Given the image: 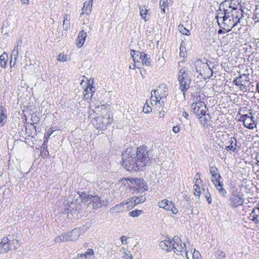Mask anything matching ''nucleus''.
I'll return each instance as SVG.
<instances>
[{"label": "nucleus", "mask_w": 259, "mask_h": 259, "mask_svg": "<svg viewBox=\"0 0 259 259\" xmlns=\"http://www.w3.org/2000/svg\"><path fill=\"white\" fill-rule=\"evenodd\" d=\"M243 17V11L239 3L235 0L224 1L215 12V19L221 28L218 33H222L223 29L229 32L240 23Z\"/></svg>", "instance_id": "obj_1"}, {"label": "nucleus", "mask_w": 259, "mask_h": 259, "mask_svg": "<svg viewBox=\"0 0 259 259\" xmlns=\"http://www.w3.org/2000/svg\"><path fill=\"white\" fill-rule=\"evenodd\" d=\"M152 151L145 146L139 147L137 150L127 148L122 153V166L127 170L142 169L152 159Z\"/></svg>", "instance_id": "obj_2"}, {"label": "nucleus", "mask_w": 259, "mask_h": 259, "mask_svg": "<svg viewBox=\"0 0 259 259\" xmlns=\"http://www.w3.org/2000/svg\"><path fill=\"white\" fill-rule=\"evenodd\" d=\"M200 96L197 97L198 102H193L191 104V109L199 118L201 123L205 124L210 120V116L208 113H206L208 108L203 102L200 101Z\"/></svg>", "instance_id": "obj_3"}, {"label": "nucleus", "mask_w": 259, "mask_h": 259, "mask_svg": "<svg viewBox=\"0 0 259 259\" xmlns=\"http://www.w3.org/2000/svg\"><path fill=\"white\" fill-rule=\"evenodd\" d=\"M172 244L174 246H172V250L175 253L178 255H181L183 257L186 256L187 259H189L186 244L182 242L181 238L178 236H175L172 239Z\"/></svg>", "instance_id": "obj_4"}, {"label": "nucleus", "mask_w": 259, "mask_h": 259, "mask_svg": "<svg viewBox=\"0 0 259 259\" xmlns=\"http://www.w3.org/2000/svg\"><path fill=\"white\" fill-rule=\"evenodd\" d=\"M87 198L89 201L92 202V206L94 209H98L102 206H106L110 203V200L108 198L102 199L97 195H87L83 197V200Z\"/></svg>", "instance_id": "obj_5"}, {"label": "nucleus", "mask_w": 259, "mask_h": 259, "mask_svg": "<svg viewBox=\"0 0 259 259\" xmlns=\"http://www.w3.org/2000/svg\"><path fill=\"white\" fill-rule=\"evenodd\" d=\"M243 195L240 192H233L229 198L230 204L232 207H237L243 205L244 199Z\"/></svg>", "instance_id": "obj_6"}, {"label": "nucleus", "mask_w": 259, "mask_h": 259, "mask_svg": "<svg viewBox=\"0 0 259 259\" xmlns=\"http://www.w3.org/2000/svg\"><path fill=\"white\" fill-rule=\"evenodd\" d=\"M79 203L77 202V200H73L69 203L68 201L64 202V209L62 211L63 214H66L68 213H73L76 212H79Z\"/></svg>", "instance_id": "obj_7"}, {"label": "nucleus", "mask_w": 259, "mask_h": 259, "mask_svg": "<svg viewBox=\"0 0 259 259\" xmlns=\"http://www.w3.org/2000/svg\"><path fill=\"white\" fill-rule=\"evenodd\" d=\"M158 205L160 208H163L166 210H170L173 214H177L178 210L175 206V204L172 201L167 199L161 200L158 203Z\"/></svg>", "instance_id": "obj_8"}, {"label": "nucleus", "mask_w": 259, "mask_h": 259, "mask_svg": "<svg viewBox=\"0 0 259 259\" xmlns=\"http://www.w3.org/2000/svg\"><path fill=\"white\" fill-rule=\"evenodd\" d=\"M250 115L247 114L241 116L244 126L249 129H253L255 127L254 117L252 116V113H249Z\"/></svg>", "instance_id": "obj_9"}, {"label": "nucleus", "mask_w": 259, "mask_h": 259, "mask_svg": "<svg viewBox=\"0 0 259 259\" xmlns=\"http://www.w3.org/2000/svg\"><path fill=\"white\" fill-rule=\"evenodd\" d=\"M245 71L246 73L240 75L233 81L234 84L239 85L241 84L249 81V78L248 75H249V71L248 68H246Z\"/></svg>", "instance_id": "obj_10"}, {"label": "nucleus", "mask_w": 259, "mask_h": 259, "mask_svg": "<svg viewBox=\"0 0 259 259\" xmlns=\"http://www.w3.org/2000/svg\"><path fill=\"white\" fill-rule=\"evenodd\" d=\"M131 55L135 64L136 63H142V62L144 61V58L146 57V54L144 53H141L134 50L131 51Z\"/></svg>", "instance_id": "obj_11"}, {"label": "nucleus", "mask_w": 259, "mask_h": 259, "mask_svg": "<svg viewBox=\"0 0 259 259\" xmlns=\"http://www.w3.org/2000/svg\"><path fill=\"white\" fill-rule=\"evenodd\" d=\"M22 44V40H19L17 42V45L14 47L13 50L12 51L11 55V59L10 61V65H15L16 61L18 56L19 50L18 47L21 46Z\"/></svg>", "instance_id": "obj_12"}, {"label": "nucleus", "mask_w": 259, "mask_h": 259, "mask_svg": "<svg viewBox=\"0 0 259 259\" xmlns=\"http://www.w3.org/2000/svg\"><path fill=\"white\" fill-rule=\"evenodd\" d=\"M180 84V90L182 92L184 96H185L186 92L189 89L191 82V78L184 80H178Z\"/></svg>", "instance_id": "obj_13"}, {"label": "nucleus", "mask_w": 259, "mask_h": 259, "mask_svg": "<svg viewBox=\"0 0 259 259\" xmlns=\"http://www.w3.org/2000/svg\"><path fill=\"white\" fill-rule=\"evenodd\" d=\"M130 204V201L126 202H122L119 204H116L115 206L112 207L110 211L112 213H116L124 211L125 209L124 208L125 205Z\"/></svg>", "instance_id": "obj_14"}, {"label": "nucleus", "mask_w": 259, "mask_h": 259, "mask_svg": "<svg viewBox=\"0 0 259 259\" xmlns=\"http://www.w3.org/2000/svg\"><path fill=\"white\" fill-rule=\"evenodd\" d=\"M0 248L3 253L11 250L9 239L7 237H4L1 239V241L0 242Z\"/></svg>", "instance_id": "obj_15"}, {"label": "nucleus", "mask_w": 259, "mask_h": 259, "mask_svg": "<svg viewBox=\"0 0 259 259\" xmlns=\"http://www.w3.org/2000/svg\"><path fill=\"white\" fill-rule=\"evenodd\" d=\"M140 184H137L136 186L131 187V189H133L134 191H136L137 193L143 192L148 190L147 184L144 179H143V182L140 181Z\"/></svg>", "instance_id": "obj_16"}, {"label": "nucleus", "mask_w": 259, "mask_h": 259, "mask_svg": "<svg viewBox=\"0 0 259 259\" xmlns=\"http://www.w3.org/2000/svg\"><path fill=\"white\" fill-rule=\"evenodd\" d=\"M160 246L163 250H165L167 252L171 251L172 249V239L171 240H164L160 242Z\"/></svg>", "instance_id": "obj_17"}, {"label": "nucleus", "mask_w": 259, "mask_h": 259, "mask_svg": "<svg viewBox=\"0 0 259 259\" xmlns=\"http://www.w3.org/2000/svg\"><path fill=\"white\" fill-rule=\"evenodd\" d=\"M158 91V90H153L151 93V103L153 105H157L158 104L162 105V104H164V102L162 101L160 102V100L159 96L157 94V92Z\"/></svg>", "instance_id": "obj_18"}, {"label": "nucleus", "mask_w": 259, "mask_h": 259, "mask_svg": "<svg viewBox=\"0 0 259 259\" xmlns=\"http://www.w3.org/2000/svg\"><path fill=\"white\" fill-rule=\"evenodd\" d=\"M249 220L255 224H259V207L253 208L249 214Z\"/></svg>", "instance_id": "obj_19"}, {"label": "nucleus", "mask_w": 259, "mask_h": 259, "mask_svg": "<svg viewBox=\"0 0 259 259\" xmlns=\"http://www.w3.org/2000/svg\"><path fill=\"white\" fill-rule=\"evenodd\" d=\"M158 91L157 92V94L159 96L160 99H162L163 98H166L167 96V88L166 84H160L158 89Z\"/></svg>", "instance_id": "obj_20"}, {"label": "nucleus", "mask_w": 259, "mask_h": 259, "mask_svg": "<svg viewBox=\"0 0 259 259\" xmlns=\"http://www.w3.org/2000/svg\"><path fill=\"white\" fill-rule=\"evenodd\" d=\"M93 0H90L89 2H85L83 4V6L82 9V12L80 14V17L84 14L89 15L91 13L92 6Z\"/></svg>", "instance_id": "obj_21"}, {"label": "nucleus", "mask_w": 259, "mask_h": 259, "mask_svg": "<svg viewBox=\"0 0 259 259\" xmlns=\"http://www.w3.org/2000/svg\"><path fill=\"white\" fill-rule=\"evenodd\" d=\"M87 34L83 30H81L79 32L78 37L76 39V45L78 48H81L84 44Z\"/></svg>", "instance_id": "obj_22"}, {"label": "nucleus", "mask_w": 259, "mask_h": 259, "mask_svg": "<svg viewBox=\"0 0 259 259\" xmlns=\"http://www.w3.org/2000/svg\"><path fill=\"white\" fill-rule=\"evenodd\" d=\"M230 145L226 147L227 150H231L234 152H237L239 150V147H237L236 139L235 137H231L229 141Z\"/></svg>", "instance_id": "obj_23"}, {"label": "nucleus", "mask_w": 259, "mask_h": 259, "mask_svg": "<svg viewBox=\"0 0 259 259\" xmlns=\"http://www.w3.org/2000/svg\"><path fill=\"white\" fill-rule=\"evenodd\" d=\"M69 241H73L78 238L80 235L79 229L74 228L71 231L67 233Z\"/></svg>", "instance_id": "obj_24"}, {"label": "nucleus", "mask_w": 259, "mask_h": 259, "mask_svg": "<svg viewBox=\"0 0 259 259\" xmlns=\"http://www.w3.org/2000/svg\"><path fill=\"white\" fill-rule=\"evenodd\" d=\"M7 109L4 106L0 107V127L4 126L7 122Z\"/></svg>", "instance_id": "obj_25"}, {"label": "nucleus", "mask_w": 259, "mask_h": 259, "mask_svg": "<svg viewBox=\"0 0 259 259\" xmlns=\"http://www.w3.org/2000/svg\"><path fill=\"white\" fill-rule=\"evenodd\" d=\"M146 200V197L144 195H140V196L133 197L132 199L129 200L130 203L134 204V205H137L140 203H143Z\"/></svg>", "instance_id": "obj_26"}, {"label": "nucleus", "mask_w": 259, "mask_h": 259, "mask_svg": "<svg viewBox=\"0 0 259 259\" xmlns=\"http://www.w3.org/2000/svg\"><path fill=\"white\" fill-rule=\"evenodd\" d=\"M190 78L185 67L181 68L179 72L178 80H184Z\"/></svg>", "instance_id": "obj_27"}, {"label": "nucleus", "mask_w": 259, "mask_h": 259, "mask_svg": "<svg viewBox=\"0 0 259 259\" xmlns=\"http://www.w3.org/2000/svg\"><path fill=\"white\" fill-rule=\"evenodd\" d=\"M9 243L11 250H16L20 246L19 241L16 239H13L12 240L9 239Z\"/></svg>", "instance_id": "obj_28"}, {"label": "nucleus", "mask_w": 259, "mask_h": 259, "mask_svg": "<svg viewBox=\"0 0 259 259\" xmlns=\"http://www.w3.org/2000/svg\"><path fill=\"white\" fill-rule=\"evenodd\" d=\"M54 241L55 242L60 243L62 242L68 241H69V239L67 233H64L61 235L60 236L56 237L55 238Z\"/></svg>", "instance_id": "obj_29"}, {"label": "nucleus", "mask_w": 259, "mask_h": 259, "mask_svg": "<svg viewBox=\"0 0 259 259\" xmlns=\"http://www.w3.org/2000/svg\"><path fill=\"white\" fill-rule=\"evenodd\" d=\"M211 180L214 186L223 183V180L220 174L211 177Z\"/></svg>", "instance_id": "obj_30"}, {"label": "nucleus", "mask_w": 259, "mask_h": 259, "mask_svg": "<svg viewBox=\"0 0 259 259\" xmlns=\"http://www.w3.org/2000/svg\"><path fill=\"white\" fill-rule=\"evenodd\" d=\"M223 183L220 184H217L214 186L215 188L218 191L219 194L222 196L225 197L226 195L227 192L225 189L223 187Z\"/></svg>", "instance_id": "obj_31"}, {"label": "nucleus", "mask_w": 259, "mask_h": 259, "mask_svg": "<svg viewBox=\"0 0 259 259\" xmlns=\"http://www.w3.org/2000/svg\"><path fill=\"white\" fill-rule=\"evenodd\" d=\"M139 9L141 16L145 20V21H146L147 20L146 18L149 15L148 11L145 7H140Z\"/></svg>", "instance_id": "obj_32"}, {"label": "nucleus", "mask_w": 259, "mask_h": 259, "mask_svg": "<svg viewBox=\"0 0 259 259\" xmlns=\"http://www.w3.org/2000/svg\"><path fill=\"white\" fill-rule=\"evenodd\" d=\"M63 26L64 29L66 30L70 27L69 16L68 14H65L64 16Z\"/></svg>", "instance_id": "obj_33"}, {"label": "nucleus", "mask_w": 259, "mask_h": 259, "mask_svg": "<svg viewBox=\"0 0 259 259\" xmlns=\"http://www.w3.org/2000/svg\"><path fill=\"white\" fill-rule=\"evenodd\" d=\"M112 122V118H111L109 115L108 116L107 118L104 117L103 118V125L101 127L102 128H107V126L109 124H110Z\"/></svg>", "instance_id": "obj_34"}, {"label": "nucleus", "mask_w": 259, "mask_h": 259, "mask_svg": "<svg viewBox=\"0 0 259 259\" xmlns=\"http://www.w3.org/2000/svg\"><path fill=\"white\" fill-rule=\"evenodd\" d=\"M8 61V55L4 52L0 56L1 65H7Z\"/></svg>", "instance_id": "obj_35"}, {"label": "nucleus", "mask_w": 259, "mask_h": 259, "mask_svg": "<svg viewBox=\"0 0 259 259\" xmlns=\"http://www.w3.org/2000/svg\"><path fill=\"white\" fill-rule=\"evenodd\" d=\"M178 30L184 35H189L190 34L189 30L185 27L182 24H180L178 26Z\"/></svg>", "instance_id": "obj_36"}, {"label": "nucleus", "mask_w": 259, "mask_h": 259, "mask_svg": "<svg viewBox=\"0 0 259 259\" xmlns=\"http://www.w3.org/2000/svg\"><path fill=\"white\" fill-rule=\"evenodd\" d=\"M84 97L86 99H91L93 96V94L90 92V90L88 86L85 88L83 91Z\"/></svg>", "instance_id": "obj_37"}, {"label": "nucleus", "mask_w": 259, "mask_h": 259, "mask_svg": "<svg viewBox=\"0 0 259 259\" xmlns=\"http://www.w3.org/2000/svg\"><path fill=\"white\" fill-rule=\"evenodd\" d=\"M142 210H138L136 209L130 212H129V215L132 217H137L140 215V214L142 213Z\"/></svg>", "instance_id": "obj_38"}, {"label": "nucleus", "mask_w": 259, "mask_h": 259, "mask_svg": "<svg viewBox=\"0 0 259 259\" xmlns=\"http://www.w3.org/2000/svg\"><path fill=\"white\" fill-rule=\"evenodd\" d=\"M94 252L92 249H88V250L83 254H81L80 255H84L86 257V259L88 257L92 258V256H94Z\"/></svg>", "instance_id": "obj_39"}, {"label": "nucleus", "mask_w": 259, "mask_h": 259, "mask_svg": "<svg viewBox=\"0 0 259 259\" xmlns=\"http://www.w3.org/2000/svg\"><path fill=\"white\" fill-rule=\"evenodd\" d=\"M194 190L195 196H199L201 194L200 187L198 184H194Z\"/></svg>", "instance_id": "obj_40"}, {"label": "nucleus", "mask_w": 259, "mask_h": 259, "mask_svg": "<svg viewBox=\"0 0 259 259\" xmlns=\"http://www.w3.org/2000/svg\"><path fill=\"white\" fill-rule=\"evenodd\" d=\"M180 50V56L184 57L185 53L186 52V48L185 47V42L184 41H182L181 44Z\"/></svg>", "instance_id": "obj_41"}, {"label": "nucleus", "mask_w": 259, "mask_h": 259, "mask_svg": "<svg viewBox=\"0 0 259 259\" xmlns=\"http://www.w3.org/2000/svg\"><path fill=\"white\" fill-rule=\"evenodd\" d=\"M206 69L207 72V77H210L212 75L214 70L215 69V67L214 66H212V67L211 68L209 67V66H206Z\"/></svg>", "instance_id": "obj_42"}, {"label": "nucleus", "mask_w": 259, "mask_h": 259, "mask_svg": "<svg viewBox=\"0 0 259 259\" xmlns=\"http://www.w3.org/2000/svg\"><path fill=\"white\" fill-rule=\"evenodd\" d=\"M209 171L211 175V177L220 174L218 169L214 166H210L209 167Z\"/></svg>", "instance_id": "obj_43"}, {"label": "nucleus", "mask_w": 259, "mask_h": 259, "mask_svg": "<svg viewBox=\"0 0 259 259\" xmlns=\"http://www.w3.org/2000/svg\"><path fill=\"white\" fill-rule=\"evenodd\" d=\"M143 111L145 113H149L152 111V109L151 107L148 105L147 102H146L143 107Z\"/></svg>", "instance_id": "obj_44"}, {"label": "nucleus", "mask_w": 259, "mask_h": 259, "mask_svg": "<svg viewBox=\"0 0 259 259\" xmlns=\"http://www.w3.org/2000/svg\"><path fill=\"white\" fill-rule=\"evenodd\" d=\"M67 56L64 55L62 54H60L58 56V60L61 62H65L67 60Z\"/></svg>", "instance_id": "obj_45"}, {"label": "nucleus", "mask_w": 259, "mask_h": 259, "mask_svg": "<svg viewBox=\"0 0 259 259\" xmlns=\"http://www.w3.org/2000/svg\"><path fill=\"white\" fill-rule=\"evenodd\" d=\"M216 253L219 259H223L226 257L225 252L221 250H218L216 251Z\"/></svg>", "instance_id": "obj_46"}, {"label": "nucleus", "mask_w": 259, "mask_h": 259, "mask_svg": "<svg viewBox=\"0 0 259 259\" xmlns=\"http://www.w3.org/2000/svg\"><path fill=\"white\" fill-rule=\"evenodd\" d=\"M130 181L131 183V184H134L136 186V185L137 184H140V181L143 182V179H131L130 180Z\"/></svg>", "instance_id": "obj_47"}, {"label": "nucleus", "mask_w": 259, "mask_h": 259, "mask_svg": "<svg viewBox=\"0 0 259 259\" xmlns=\"http://www.w3.org/2000/svg\"><path fill=\"white\" fill-rule=\"evenodd\" d=\"M53 132L54 131H53L52 128H49L48 131L45 134V138L46 139L47 141H48V139L50 138Z\"/></svg>", "instance_id": "obj_48"}, {"label": "nucleus", "mask_w": 259, "mask_h": 259, "mask_svg": "<svg viewBox=\"0 0 259 259\" xmlns=\"http://www.w3.org/2000/svg\"><path fill=\"white\" fill-rule=\"evenodd\" d=\"M238 86L239 87V89L240 90L243 91V92H246L247 91L248 86L246 85V82L243 83H242V84H240Z\"/></svg>", "instance_id": "obj_49"}, {"label": "nucleus", "mask_w": 259, "mask_h": 259, "mask_svg": "<svg viewBox=\"0 0 259 259\" xmlns=\"http://www.w3.org/2000/svg\"><path fill=\"white\" fill-rule=\"evenodd\" d=\"M205 197L209 204L211 202V197L210 194L207 191L206 193L204 194Z\"/></svg>", "instance_id": "obj_50"}, {"label": "nucleus", "mask_w": 259, "mask_h": 259, "mask_svg": "<svg viewBox=\"0 0 259 259\" xmlns=\"http://www.w3.org/2000/svg\"><path fill=\"white\" fill-rule=\"evenodd\" d=\"M128 238L125 236H122L120 238V241L122 244H127V240Z\"/></svg>", "instance_id": "obj_51"}, {"label": "nucleus", "mask_w": 259, "mask_h": 259, "mask_svg": "<svg viewBox=\"0 0 259 259\" xmlns=\"http://www.w3.org/2000/svg\"><path fill=\"white\" fill-rule=\"evenodd\" d=\"M200 256V254L198 251L194 250L193 253V258L194 259H199V257Z\"/></svg>", "instance_id": "obj_52"}, {"label": "nucleus", "mask_w": 259, "mask_h": 259, "mask_svg": "<svg viewBox=\"0 0 259 259\" xmlns=\"http://www.w3.org/2000/svg\"><path fill=\"white\" fill-rule=\"evenodd\" d=\"M150 60L149 58L148 57V55L146 54V57H145V58H144V61L143 62H142V65H147L150 64Z\"/></svg>", "instance_id": "obj_53"}, {"label": "nucleus", "mask_w": 259, "mask_h": 259, "mask_svg": "<svg viewBox=\"0 0 259 259\" xmlns=\"http://www.w3.org/2000/svg\"><path fill=\"white\" fill-rule=\"evenodd\" d=\"M254 19L259 20V8H256L254 12V15L253 16Z\"/></svg>", "instance_id": "obj_54"}, {"label": "nucleus", "mask_w": 259, "mask_h": 259, "mask_svg": "<svg viewBox=\"0 0 259 259\" xmlns=\"http://www.w3.org/2000/svg\"><path fill=\"white\" fill-rule=\"evenodd\" d=\"M159 5L161 7H166L168 5L167 0H160L159 2Z\"/></svg>", "instance_id": "obj_55"}, {"label": "nucleus", "mask_w": 259, "mask_h": 259, "mask_svg": "<svg viewBox=\"0 0 259 259\" xmlns=\"http://www.w3.org/2000/svg\"><path fill=\"white\" fill-rule=\"evenodd\" d=\"M85 83H87L88 86L90 90V92H91L93 94L94 93V92H95V87H94L93 85H91L89 82H85Z\"/></svg>", "instance_id": "obj_56"}, {"label": "nucleus", "mask_w": 259, "mask_h": 259, "mask_svg": "<svg viewBox=\"0 0 259 259\" xmlns=\"http://www.w3.org/2000/svg\"><path fill=\"white\" fill-rule=\"evenodd\" d=\"M172 131L177 134L180 132V128L178 126H175L172 127Z\"/></svg>", "instance_id": "obj_57"}, {"label": "nucleus", "mask_w": 259, "mask_h": 259, "mask_svg": "<svg viewBox=\"0 0 259 259\" xmlns=\"http://www.w3.org/2000/svg\"><path fill=\"white\" fill-rule=\"evenodd\" d=\"M194 182H195V184H199L202 182V180L200 178H199V179L196 178V179H194Z\"/></svg>", "instance_id": "obj_58"}, {"label": "nucleus", "mask_w": 259, "mask_h": 259, "mask_svg": "<svg viewBox=\"0 0 259 259\" xmlns=\"http://www.w3.org/2000/svg\"><path fill=\"white\" fill-rule=\"evenodd\" d=\"M255 159L256 160V164L259 166V154L256 155Z\"/></svg>", "instance_id": "obj_59"}, {"label": "nucleus", "mask_w": 259, "mask_h": 259, "mask_svg": "<svg viewBox=\"0 0 259 259\" xmlns=\"http://www.w3.org/2000/svg\"><path fill=\"white\" fill-rule=\"evenodd\" d=\"M182 115L184 116L186 119H188L189 117V114L186 111L183 112Z\"/></svg>", "instance_id": "obj_60"}, {"label": "nucleus", "mask_w": 259, "mask_h": 259, "mask_svg": "<svg viewBox=\"0 0 259 259\" xmlns=\"http://www.w3.org/2000/svg\"><path fill=\"white\" fill-rule=\"evenodd\" d=\"M77 259H86V257L84 255H78Z\"/></svg>", "instance_id": "obj_61"}, {"label": "nucleus", "mask_w": 259, "mask_h": 259, "mask_svg": "<svg viewBox=\"0 0 259 259\" xmlns=\"http://www.w3.org/2000/svg\"><path fill=\"white\" fill-rule=\"evenodd\" d=\"M123 257L126 258V259H133V256H132V255H128L127 254V255H125H125H124V256H123Z\"/></svg>", "instance_id": "obj_62"}, {"label": "nucleus", "mask_w": 259, "mask_h": 259, "mask_svg": "<svg viewBox=\"0 0 259 259\" xmlns=\"http://www.w3.org/2000/svg\"><path fill=\"white\" fill-rule=\"evenodd\" d=\"M196 178H198L199 179V178H200V174L199 172H197L195 176V177L194 178V179H196Z\"/></svg>", "instance_id": "obj_63"}, {"label": "nucleus", "mask_w": 259, "mask_h": 259, "mask_svg": "<svg viewBox=\"0 0 259 259\" xmlns=\"http://www.w3.org/2000/svg\"><path fill=\"white\" fill-rule=\"evenodd\" d=\"M23 4L28 5L29 4V0H21Z\"/></svg>", "instance_id": "obj_64"}]
</instances>
